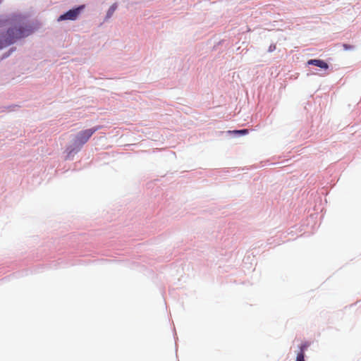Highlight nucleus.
I'll return each instance as SVG.
<instances>
[{
	"mask_svg": "<svg viewBox=\"0 0 361 361\" xmlns=\"http://www.w3.org/2000/svg\"><path fill=\"white\" fill-rule=\"evenodd\" d=\"M3 26L9 27L6 33L0 34V49L31 33L30 27L21 15H13L5 20H0V27Z\"/></svg>",
	"mask_w": 361,
	"mask_h": 361,
	"instance_id": "1",
	"label": "nucleus"
},
{
	"mask_svg": "<svg viewBox=\"0 0 361 361\" xmlns=\"http://www.w3.org/2000/svg\"><path fill=\"white\" fill-rule=\"evenodd\" d=\"M99 128H100L97 126L79 132L75 136V145L78 146H82L89 140L91 136Z\"/></svg>",
	"mask_w": 361,
	"mask_h": 361,
	"instance_id": "2",
	"label": "nucleus"
},
{
	"mask_svg": "<svg viewBox=\"0 0 361 361\" xmlns=\"http://www.w3.org/2000/svg\"><path fill=\"white\" fill-rule=\"evenodd\" d=\"M85 8L84 5L80 6L76 8L69 10L66 13L60 16L58 18V21H62V20H75L78 17L79 14L80 13L81 11L83 10Z\"/></svg>",
	"mask_w": 361,
	"mask_h": 361,
	"instance_id": "3",
	"label": "nucleus"
},
{
	"mask_svg": "<svg viewBox=\"0 0 361 361\" xmlns=\"http://www.w3.org/2000/svg\"><path fill=\"white\" fill-rule=\"evenodd\" d=\"M307 64L314 65L324 69L329 68V65L325 61L320 59H310L307 61Z\"/></svg>",
	"mask_w": 361,
	"mask_h": 361,
	"instance_id": "4",
	"label": "nucleus"
},
{
	"mask_svg": "<svg viewBox=\"0 0 361 361\" xmlns=\"http://www.w3.org/2000/svg\"><path fill=\"white\" fill-rule=\"evenodd\" d=\"M116 8H117V5L116 4H114L113 5H111L107 11L106 16L108 18H110L114 14V13Z\"/></svg>",
	"mask_w": 361,
	"mask_h": 361,
	"instance_id": "5",
	"label": "nucleus"
},
{
	"mask_svg": "<svg viewBox=\"0 0 361 361\" xmlns=\"http://www.w3.org/2000/svg\"><path fill=\"white\" fill-rule=\"evenodd\" d=\"M309 346L310 343L307 342L302 343L300 347V352H303L305 353V351L308 348Z\"/></svg>",
	"mask_w": 361,
	"mask_h": 361,
	"instance_id": "6",
	"label": "nucleus"
},
{
	"mask_svg": "<svg viewBox=\"0 0 361 361\" xmlns=\"http://www.w3.org/2000/svg\"><path fill=\"white\" fill-rule=\"evenodd\" d=\"M230 133H233L235 134H240V135H245L248 133V130L243 129V130H233V131H230Z\"/></svg>",
	"mask_w": 361,
	"mask_h": 361,
	"instance_id": "7",
	"label": "nucleus"
},
{
	"mask_svg": "<svg viewBox=\"0 0 361 361\" xmlns=\"http://www.w3.org/2000/svg\"><path fill=\"white\" fill-rule=\"evenodd\" d=\"M304 357L305 353L303 352H299L297 354L296 361H305Z\"/></svg>",
	"mask_w": 361,
	"mask_h": 361,
	"instance_id": "8",
	"label": "nucleus"
},
{
	"mask_svg": "<svg viewBox=\"0 0 361 361\" xmlns=\"http://www.w3.org/2000/svg\"><path fill=\"white\" fill-rule=\"evenodd\" d=\"M276 47L275 44H271L268 49L269 52H271L276 49Z\"/></svg>",
	"mask_w": 361,
	"mask_h": 361,
	"instance_id": "9",
	"label": "nucleus"
},
{
	"mask_svg": "<svg viewBox=\"0 0 361 361\" xmlns=\"http://www.w3.org/2000/svg\"><path fill=\"white\" fill-rule=\"evenodd\" d=\"M343 48L345 49V50H348V49H352L353 48V46L351 45H348V44H344L343 45Z\"/></svg>",
	"mask_w": 361,
	"mask_h": 361,
	"instance_id": "10",
	"label": "nucleus"
}]
</instances>
